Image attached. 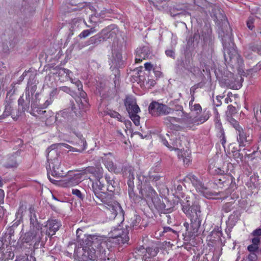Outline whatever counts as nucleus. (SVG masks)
I'll return each instance as SVG.
<instances>
[{
    "instance_id": "obj_1",
    "label": "nucleus",
    "mask_w": 261,
    "mask_h": 261,
    "mask_svg": "<svg viewBox=\"0 0 261 261\" xmlns=\"http://www.w3.org/2000/svg\"><path fill=\"white\" fill-rule=\"evenodd\" d=\"M86 172L93 174L96 178L95 182L92 183V189L96 197L99 199L104 206L111 213V217L114 218L118 214L123 215V210L119 203L113 199L111 194H108L101 191L103 187L102 172L101 169L96 170L94 168L87 169Z\"/></svg>"
},
{
    "instance_id": "obj_2",
    "label": "nucleus",
    "mask_w": 261,
    "mask_h": 261,
    "mask_svg": "<svg viewBox=\"0 0 261 261\" xmlns=\"http://www.w3.org/2000/svg\"><path fill=\"white\" fill-rule=\"evenodd\" d=\"M82 249L77 251V256L80 261L94 260L100 254H106L104 245H108L107 242L101 238L94 235L85 236L83 239Z\"/></svg>"
},
{
    "instance_id": "obj_3",
    "label": "nucleus",
    "mask_w": 261,
    "mask_h": 261,
    "mask_svg": "<svg viewBox=\"0 0 261 261\" xmlns=\"http://www.w3.org/2000/svg\"><path fill=\"white\" fill-rule=\"evenodd\" d=\"M63 147L66 148L69 151L75 152L79 151L80 150L75 149L66 143H58L51 145L48 148L47 151V164L46 168L49 169L48 172V177L49 180L54 182L56 180L51 178L50 175L55 177H60L63 176L64 173L62 168L60 166V161L58 159V149Z\"/></svg>"
},
{
    "instance_id": "obj_4",
    "label": "nucleus",
    "mask_w": 261,
    "mask_h": 261,
    "mask_svg": "<svg viewBox=\"0 0 261 261\" xmlns=\"http://www.w3.org/2000/svg\"><path fill=\"white\" fill-rule=\"evenodd\" d=\"M128 233V231L127 229L117 228L114 229L109 233V239L102 237H98V238H102L103 241L108 243V245H104V248H107L109 249V248L113 246L111 244L115 242V240H116L119 244L127 243L129 240Z\"/></svg>"
},
{
    "instance_id": "obj_5",
    "label": "nucleus",
    "mask_w": 261,
    "mask_h": 261,
    "mask_svg": "<svg viewBox=\"0 0 261 261\" xmlns=\"http://www.w3.org/2000/svg\"><path fill=\"white\" fill-rule=\"evenodd\" d=\"M38 100L33 101L31 103V114L41 119L42 121H45L47 124H51L56 121V117L52 114V112L46 111H43L38 107Z\"/></svg>"
},
{
    "instance_id": "obj_6",
    "label": "nucleus",
    "mask_w": 261,
    "mask_h": 261,
    "mask_svg": "<svg viewBox=\"0 0 261 261\" xmlns=\"http://www.w3.org/2000/svg\"><path fill=\"white\" fill-rule=\"evenodd\" d=\"M30 224V231L25 233L23 238V241L26 243H29L34 239L40 240L43 236L42 231H40V225L38 224L36 216L34 218L31 216Z\"/></svg>"
},
{
    "instance_id": "obj_7",
    "label": "nucleus",
    "mask_w": 261,
    "mask_h": 261,
    "mask_svg": "<svg viewBox=\"0 0 261 261\" xmlns=\"http://www.w3.org/2000/svg\"><path fill=\"white\" fill-rule=\"evenodd\" d=\"M87 177L85 173H73L72 171H69L68 176L61 181V185L64 187H71L78 185Z\"/></svg>"
},
{
    "instance_id": "obj_8",
    "label": "nucleus",
    "mask_w": 261,
    "mask_h": 261,
    "mask_svg": "<svg viewBox=\"0 0 261 261\" xmlns=\"http://www.w3.org/2000/svg\"><path fill=\"white\" fill-rule=\"evenodd\" d=\"M187 178L191 181L198 192H199L207 198H213L214 194L211 191L209 185L204 186L194 175L190 174L187 176Z\"/></svg>"
},
{
    "instance_id": "obj_9",
    "label": "nucleus",
    "mask_w": 261,
    "mask_h": 261,
    "mask_svg": "<svg viewBox=\"0 0 261 261\" xmlns=\"http://www.w3.org/2000/svg\"><path fill=\"white\" fill-rule=\"evenodd\" d=\"M162 138V142L164 145L167 146L170 150L174 149L177 151V154L179 159H182L183 162L185 165H188L191 162L190 154L179 150L177 147L181 145L180 141L176 139L173 142V146H169L167 140L166 139Z\"/></svg>"
},
{
    "instance_id": "obj_10",
    "label": "nucleus",
    "mask_w": 261,
    "mask_h": 261,
    "mask_svg": "<svg viewBox=\"0 0 261 261\" xmlns=\"http://www.w3.org/2000/svg\"><path fill=\"white\" fill-rule=\"evenodd\" d=\"M53 70V72H50L48 79L46 78V80L61 81V82L73 80L71 77L72 73L68 69L60 68L58 71L56 69Z\"/></svg>"
},
{
    "instance_id": "obj_11",
    "label": "nucleus",
    "mask_w": 261,
    "mask_h": 261,
    "mask_svg": "<svg viewBox=\"0 0 261 261\" xmlns=\"http://www.w3.org/2000/svg\"><path fill=\"white\" fill-rule=\"evenodd\" d=\"M73 85L71 87L73 92L79 94L80 97L76 99V101L80 109H84L88 106V101L86 97V93L83 91V85L81 83H73Z\"/></svg>"
},
{
    "instance_id": "obj_12",
    "label": "nucleus",
    "mask_w": 261,
    "mask_h": 261,
    "mask_svg": "<svg viewBox=\"0 0 261 261\" xmlns=\"http://www.w3.org/2000/svg\"><path fill=\"white\" fill-rule=\"evenodd\" d=\"M140 193L147 201L154 202L157 198V193L151 185L146 181L141 182Z\"/></svg>"
},
{
    "instance_id": "obj_13",
    "label": "nucleus",
    "mask_w": 261,
    "mask_h": 261,
    "mask_svg": "<svg viewBox=\"0 0 261 261\" xmlns=\"http://www.w3.org/2000/svg\"><path fill=\"white\" fill-rule=\"evenodd\" d=\"M149 112L152 116L167 115L171 113L173 110L166 105L156 101L152 102L149 106Z\"/></svg>"
},
{
    "instance_id": "obj_14",
    "label": "nucleus",
    "mask_w": 261,
    "mask_h": 261,
    "mask_svg": "<svg viewBox=\"0 0 261 261\" xmlns=\"http://www.w3.org/2000/svg\"><path fill=\"white\" fill-rule=\"evenodd\" d=\"M61 226V222L58 220L54 219L48 220L43 227L40 226V231H42V233L44 232L45 234L48 236H52L55 234Z\"/></svg>"
},
{
    "instance_id": "obj_15",
    "label": "nucleus",
    "mask_w": 261,
    "mask_h": 261,
    "mask_svg": "<svg viewBox=\"0 0 261 261\" xmlns=\"http://www.w3.org/2000/svg\"><path fill=\"white\" fill-rule=\"evenodd\" d=\"M223 45L224 47V58L226 60L227 59V55L229 56L230 61H231L232 62H233V61H235L239 59L240 56L236 49L233 47L232 42H231V44L229 43V45H228L225 42L223 41Z\"/></svg>"
},
{
    "instance_id": "obj_16",
    "label": "nucleus",
    "mask_w": 261,
    "mask_h": 261,
    "mask_svg": "<svg viewBox=\"0 0 261 261\" xmlns=\"http://www.w3.org/2000/svg\"><path fill=\"white\" fill-rule=\"evenodd\" d=\"M238 135L237 140L240 146H245L250 143V139L249 135L244 132L243 128L238 124L233 125Z\"/></svg>"
},
{
    "instance_id": "obj_17",
    "label": "nucleus",
    "mask_w": 261,
    "mask_h": 261,
    "mask_svg": "<svg viewBox=\"0 0 261 261\" xmlns=\"http://www.w3.org/2000/svg\"><path fill=\"white\" fill-rule=\"evenodd\" d=\"M158 251V248L154 246L148 247L146 249L140 248L139 249V252L143 254V258L144 261H154L152 258L156 255Z\"/></svg>"
},
{
    "instance_id": "obj_18",
    "label": "nucleus",
    "mask_w": 261,
    "mask_h": 261,
    "mask_svg": "<svg viewBox=\"0 0 261 261\" xmlns=\"http://www.w3.org/2000/svg\"><path fill=\"white\" fill-rule=\"evenodd\" d=\"M124 103L128 114L138 113L140 111L139 106L137 105L135 98L132 96H127Z\"/></svg>"
},
{
    "instance_id": "obj_19",
    "label": "nucleus",
    "mask_w": 261,
    "mask_h": 261,
    "mask_svg": "<svg viewBox=\"0 0 261 261\" xmlns=\"http://www.w3.org/2000/svg\"><path fill=\"white\" fill-rule=\"evenodd\" d=\"M27 88L28 89L25 93L26 101L29 103H30L31 100V102L37 101V98L39 96V94L37 93L35 94V92L37 89V86L35 84V83H30V84L28 86Z\"/></svg>"
},
{
    "instance_id": "obj_20",
    "label": "nucleus",
    "mask_w": 261,
    "mask_h": 261,
    "mask_svg": "<svg viewBox=\"0 0 261 261\" xmlns=\"http://www.w3.org/2000/svg\"><path fill=\"white\" fill-rule=\"evenodd\" d=\"M21 161L20 152L17 151L11 155L7 159V167H16Z\"/></svg>"
},
{
    "instance_id": "obj_21",
    "label": "nucleus",
    "mask_w": 261,
    "mask_h": 261,
    "mask_svg": "<svg viewBox=\"0 0 261 261\" xmlns=\"http://www.w3.org/2000/svg\"><path fill=\"white\" fill-rule=\"evenodd\" d=\"M99 14L96 12L94 14L91 15L89 20V22L90 23V24H87L84 20L80 19V21L84 23L87 27L91 28V32H95L96 30L94 28L101 22L100 19L98 17Z\"/></svg>"
},
{
    "instance_id": "obj_22",
    "label": "nucleus",
    "mask_w": 261,
    "mask_h": 261,
    "mask_svg": "<svg viewBox=\"0 0 261 261\" xmlns=\"http://www.w3.org/2000/svg\"><path fill=\"white\" fill-rule=\"evenodd\" d=\"M148 49L147 47L138 48L136 51V55L135 58L136 63L141 62L143 60L147 58L149 56Z\"/></svg>"
},
{
    "instance_id": "obj_23",
    "label": "nucleus",
    "mask_w": 261,
    "mask_h": 261,
    "mask_svg": "<svg viewBox=\"0 0 261 261\" xmlns=\"http://www.w3.org/2000/svg\"><path fill=\"white\" fill-rule=\"evenodd\" d=\"M210 112L204 110L201 116H194L192 119V123L194 125H199L205 122L210 118Z\"/></svg>"
},
{
    "instance_id": "obj_24",
    "label": "nucleus",
    "mask_w": 261,
    "mask_h": 261,
    "mask_svg": "<svg viewBox=\"0 0 261 261\" xmlns=\"http://www.w3.org/2000/svg\"><path fill=\"white\" fill-rule=\"evenodd\" d=\"M37 74V71L34 69H30L28 71H24L20 76L21 81L25 82H32L35 80Z\"/></svg>"
},
{
    "instance_id": "obj_25",
    "label": "nucleus",
    "mask_w": 261,
    "mask_h": 261,
    "mask_svg": "<svg viewBox=\"0 0 261 261\" xmlns=\"http://www.w3.org/2000/svg\"><path fill=\"white\" fill-rule=\"evenodd\" d=\"M122 58V54L120 50L117 49L112 50V55L110 59L111 62L115 67H117L118 64H119Z\"/></svg>"
},
{
    "instance_id": "obj_26",
    "label": "nucleus",
    "mask_w": 261,
    "mask_h": 261,
    "mask_svg": "<svg viewBox=\"0 0 261 261\" xmlns=\"http://www.w3.org/2000/svg\"><path fill=\"white\" fill-rule=\"evenodd\" d=\"M28 212L27 205L25 202H20L17 212L16 213V218L18 221H21L22 218Z\"/></svg>"
},
{
    "instance_id": "obj_27",
    "label": "nucleus",
    "mask_w": 261,
    "mask_h": 261,
    "mask_svg": "<svg viewBox=\"0 0 261 261\" xmlns=\"http://www.w3.org/2000/svg\"><path fill=\"white\" fill-rule=\"evenodd\" d=\"M218 159L217 160V163L214 164L211 162L209 165V171L211 173L214 174H223L224 171L221 169L219 167V164L218 163Z\"/></svg>"
},
{
    "instance_id": "obj_28",
    "label": "nucleus",
    "mask_w": 261,
    "mask_h": 261,
    "mask_svg": "<svg viewBox=\"0 0 261 261\" xmlns=\"http://www.w3.org/2000/svg\"><path fill=\"white\" fill-rule=\"evenodd\" d=\"M181 119L175 117H166L164 118V123L168 127H176V123H181Z\"/></svg>"
},
{
    "instance_id": "obj_29",
    "label": "nucleus",
    "mask_w": 261,
    "mask_h": 261,
    "mask_svg": "<svg viewBox=\"0 0 261 261\" xmlns=\"http://www.w3.org/2000/svg\"><path fill=\"white\" fill-rule=\"evenodd\" d=\"M236 108L231 105H229L227 107V119L233 124H237V122L232 118V115L236 113Z\"/></svg>"
},
{
    "instance_id": "obj_30",
    "label": "nucleus",
    "mask_w": 261,
    "mask_h": 261,
    "mask_svg": "<svg viewBox=\"0 0 261 261\" xmlns=\"http://www.w3.org/2000/svg\"><path fill=\"white\" fill-rule=\"evenodd\" d=\"M105 166L106 168L111 172H118V170L114 163L110 161H105Z\"/></svg>"
},
{
    "instance_id": "obj_31",
    "label": "nucleus",
    "mask_w": 261,
    "mask_h": 261,
    "mask_svg": "<svg viewBox=\"0 0 261 261\" xmlns=\"http://www.w3.org/2000/svg\"><path fill=\"white\" fill-rule=\"evenodd\" d=\"M222 84H225V85L228 87L229 88L234 89V90H238L240 89L242 86V83H222Z\"/></svg>"
},
{
    "instance_id": "obj_32",
    "label": "nucleus",
    "mask_w": 261,
    "mask_h": 261,
    "mask_svg": "<svg viewBox=\"0 0 261 261\" xmlns=\"http://www.w3.org/2000/svg\"><path fill=\"white\" fill-rule=\"evenodd\" d=\"M137 114L138 113H131L130 114H129L130 118L137 126L140 124V116L138 115Z\"/></svg>"
},
{
    "instance_id": "obj_33",
    "label": "nucleus",
    "mask_w": 261,
    "mask_h": 261,
    "mask_svg": "<svg viewBox=\"0 0 261 261\" xmlns=\"http://www.w3.org/2000/svg\"><path fill=\"white\" fill-rule=\"evenodd\" d=\"M112 35V33L110 32V29L108 28L103 29L100 33V36L102 38L103 40L109 38Z\"/></svg>"
},
{
    "instance_id": "obj_34",
    "label": "nucleus",
    "mask_w": 261,
    "mask_h": 261,
    "mask_svg": "<svg viewBox=\"0 0 261 261\" xmlns=\"http://www.w3.org/2000/svg\"><path fill=\"white\" fill-rule=\"evenodd\" d=\"M254 117L257 121H261V109L258 107L253 108Z\"/></svg>"
},
{
    "instance_id": "obj_35",
    "label": "nucleus",
    "mask_w": 261,
    "mask_h": 261,
    "mask_svg": "<svg viewBox=\"0 0 261 261\" xmlns=\"http://www.w3.org/2000/svg\"><path fill=\"white\" fill-rule=\"evenodd\" d=\"M193 102L190 101L189 103L190 107L191 108V111L193 112L194 111L198 113V112H200L201 111V107L199 104H195L193 106Z\"/></svg>"
},
{
    "instance_id": "obj_36",
    "label": "nucleus",
    "mask_w": 261,
    "mask_h": 261,
    "mask_svg": "<svg viewBox=\"0 0 261 261\" xmlns=\"http://www.w3.org/2000/svg\"><path fill=\"white\" fill-rule=\"evenodd\" d=\"M232 153V156L237 161L242 160V159L243 158V154H241L239 150H233L231 151Z\"/></svg>"
},
{
    "instance_id": "obj_37",
    "label": "nucleus",
    "mask_w": 261,
    "mask_h": 261,
    "mask_svg": "<svg viewBox=\"0 0 261 261\" xmlns=\"http://www.w3.org/2000/svg\"><path fill=\"white\" fill-rule=\"evenodd\" d=\"M111 117L117 118L120 121H123L124 118H123L118 113L116 112H111L110 113Z\"/></svg>"
},
{
    "instance_id": "obj_38",
    "label": "nucleus",
    "mask_w": 261,
    "mask_h": 261,
    "mask_svg": "<svg viewBox=\"0 0 261 261\" xmlns=\"http://www.w3.org/2000/svg\"><path fill=\"white\" fill-rule=\"evenodd\" d=\"M93 32H91V28H90V30H84L83 32L81 33V34L79 35V37L81 38H86L88 37L91 33H93Z\"/></svg>"
},
{
    "instance_id": "obj_39",
    "label": "nucleus",
    "mask_w": 261,
    "mask_h": 261,
    "mask_svg": "<svg viewBox=\"0 0 261 261\" xmlns=\"http://www.w3.org/2000/svg\"><path fill=\"white\" fill-rule=\"evenodd\" d=\"M254 20V18L253 16L249 17L248 18V20H247V25L248 28L250 30H252L253 28V23Z\"/></svg>"
},
{
    "instance_id": "obj_40",
    "label": "nucleus",
    "mask_w": 261,
    "mask_h": 261,
    "mask_svg": "<svg viewBox=\"0 0 261 261\" xmlns=\"http://www.w3.org/2000/svg\"><path fill=\"white\" fill-rule=\"evenodd\" d=\"M248 259L249 261H256L257 256L255 252H250L248 256Z\"/></svg>"
},
{
    "instance_id": "obj_41",
    "label": "nucleus",
    "mask_w": 261,
    "mask_h": 261,
    "mask_svg": "<svg viewBox=\"0 0 261 261\" xmlns=\"http://www.w3.org/2000/svg\"><path fill=\"white\" fill-rule=\"evenodd\" d=\"M258 249V246L253 245L252 244L249 245L247 247V250L250 252H255Z\"/></svg>"
},
{
    "instance_id": "obj_42",
    "label": "nucleus",
    "mask_w": 261,
    "mask_h": 261,
    "mask_svg": "<svg viewBox=\"0 0 261 261\" xmlns=\"http://www.w3.org/2000/svg\"><path fill=\"white\" fill-rule=\"evenodd\" d=\"M251 235L254 237H259V236H261V228H257L253 231Z\"/></svg>"
},
{
    "instance_id": "obj_43",
    "label": "nucleus",
    "mask_w": 261,
    "mask_h": 261,
    "mask_svg": "<svg viewBox=\"0 0 261 261\" xmlns=\"http://www.w3.org/2000/svg\"><path fill=\"white\" fill-rule=\"evenodd\" d=\"M252 49L254 52H256L258 54H260L261 53V43L256 45L255 46H253Z\"/></svg>"
},
{
    "instance_id": "obj_44",
    "label": "nucleus",
    "mask_w": 261,
    "mask_h": 261,
    "mask_svg": "<svg viewBox=\"0 0 261 261\" xmlns=\"http://www.w3.org/2000/svg\"><path fill=\"white\" fill-rule=\"evenodd\" d=\"M251 242L253 245L258 246L260 243V238L259 237H254L251 240Z\"/></svg>"
},
{
    "instance_id": "obj_45",
    "label": "nucleus",
    "mask_w": 261,
    "mask_h": 261,
    "mask_svg": "<svg viewBox=\"0 0 261 261\" xmlns=\"http://www.w3.org/2000/svg\"><path fill=\"white\" fill-rule=\"evenodd\" d=\"M114 76L113 79L114 82H117L120 80L119 71L117 69H116L114 72Z\"/></svg>"
},
{
    "instance_id": "obj_46",
    "label": "nucleus",
    "mask_w": 261,
    "mask_h": 261,
    "mask_svg": "<svg viewBox=\"0 0 261 261\" xmlns=\"http://www.w3.org/2000/svg\"><path fill=\"white\" fill-rule=\"evenodd\" d=\"M72 193L73 195H76L79 198H82V195L80 190L77 189H72Z\"/></svg>"
},
{
    "instance_id": "obj_47",
    "label": "nucleus",
    "mask_w": 261,
    "mask_h": 261,
    "mask_svg": "<svg viewBox=\"0 0 261 261\" xmlns=\"http://www.w3.org/2000/svg\"><path fill=\"white\" fill-rule=\"evenodd\" d=\"M166 54L167 56L174 58L175 56L174 51L173 50L169 49L166 51Z\"/></svg>"
},
{
    "instance_id": "obj_48",
    "label": "nucleus",
    "mask_w": 261,
    "mask_h": 261,
    "mask_svg": "<svg viewBox=\"0 0 261 261\" xmlns=\"http://www.w3.org/2000/svg\"><path fill=\"white\" fill-rule=\"evenodd\" d=\"M200 212L198 211V212H195V216L192 215V216H191V214H190V215L191 216V217H192L191 218V224H193V221H194L195 222L196 221V220L197 219V217L198 216V214Z\"/></svg>"
},
{
    "instance_id": "obj_49",
    "label": "nucleus",
    "mask_w": 261,
    "mask_h": 261,
    "mask_svg": "<svg viewBox=\"0 0 261 261\" xmlns=\"http://www.w3.org/2000/svg\"><path fill=\"white\" fill-rule=\"evenodd\" d=\"M144 67L146 70L150 71L152 69V65L150 63H146L144 64Z\"/></svg>"
},
{
    "instance_id": "obj_50",
    "label": "nucleus",
    "mask_w": 261,
    "mask_h": 261,
    "mask_svg": "<svg viewBox=\"0 0 261 261\" xmlns=\"http://www.w3.org/2000/svg\"><path fill=\"white\" fill-rule=\"evenodd\" d=\"M4 198V193L3 190L0 189V204L3 203Z\"/></svg>"
},
{
    "instance_id": "obj_51",
    "label": "nucleus",
    "mask_w": 261,
    "mask_h": 261,
    "mask_svg": "<svg viewBox=\"0 0 261 261\" xmlns=\"http://www.w3.org/2000/svg\"><path fill=\"white\" fill-rule=\"evenodd\" d=\"M122 122H124L127 128H128V127L131 125L130 121L128 120H125L124 118L123 119V121Z\"/></svg>"
},
{
    "instance_id": "obj_52",
    "label": "nucleus",
    "mask_w": 261,
    "mask_h": 261,
    "mask_svg": "<svg viewBox=\"0 0 261 261\" xmlns=\"http://www.w3.org/2000/svg\"><path fill=\"white\" fill-rule=\"evenodd\" d=\"M154 72L156 77H160L162 75V73L160 71L154 70Z\"/></svg>"
},
{
    "instance_id": "obj_53",
    "label": "nucleus",
    "mask_w": 261,
    "mask_h": 261,
    "mask_svg": "<svg viewBox=\"0 0 261 261\" xmlns=\"http://www.w3.org/2000/svg\"><path fill=\"white\" fill-rule=\"evenodd\" d=\"M15 261H32V260H31V259H29L28 257H23V258H20V259H18Z\"/></svg>"
},
{
    "instance_id": "obj_54",
    "label": "nucleus",
    "mask_w": 261,
    "mask_h": 261,
    "mask_svg": "<svg viewBox=\"0 0 261 261\" xmlns=\"http://www.w3.org/2000/svg\"><path fill=\"white\" fill-rule=\"evenodd\" d=\"M150 179H152V180H158L159 178L158 176H150L149 177Z\"/></svg>"
},
{
    "instance_id": "obj_55",
    "label": "nucleus",
    "mask_w": 261,
    "mask_h": 261,
    "mask_svg": "<svg viewBox=\"0 0 261 261\" xmlns=\"http://www.w3.org/2000/svg\"><path fill=\"white\" fill-rule=\"evenodd\" d=\"M51 102L50 101H48V100H46L45 102V103L44 104V107L46 108L48 106H49Z\"/></svg>"
},
{
    "instance_id": "obj_56",
    "label": "nucleus",
    "mask_w": 261,
    "mask_h": 261,
    "mask_svg": "<svg viewBox=\"0 0 261 261\" xmlns=\"http://www.w3.org/2000/svg\"><path fill=\"white\" fill-rule=\"evenodd\" d=\"M256 69H261V61L258 62L256 66Z\"/></svg>"
},
{
    "instance_id": "obj_57",
    "label": "nucleus",
    "mask_w": 261,
    "mask_h": 261,
    "mask_svg": "<svg viewBox=\"0 0 261 261\" xmlns=\"http://www.w3.org/2000/svg\"><path fill=\"white\" fill-rule=\"evenodd\" d=\"M221 143L223 145L225 143L226 140L224 137H223L222 139L221 140Z\"/></svg>"
},
{
    "instance_id": "obj_58",
    "label": "nucleus",
    "mask_w": 261,
    "mask_h": 261,
    "mask_svg": "<svg viewBox=\"0 0 261 261\" xmlns=\"http://www.w3.org/2000/svg\"><path fill=\"white\" fill-rule=\"evenodd\" d=\"M184 226L186 227L187 230H188L189 224L187 222H185L184 224Z\"/></svg>"
},
{
    "instance_id": "obj_59",
    "label": "nucleus",
    "mask_w": 261,
    "mask_h": 261,
    "mask_svg": "<svg viewBox=\"0 0 261 261\" xmlns=\"http://www.w3.org/2000/svg\"><path fill=\"white\" fill-rule=\"evenodd\" d=\"M62 90L67 92H68V91H70V89L67 87H62Z\"/></svg>"
},
{
    "instance_id": "obj_60",
    "label": "nucleus",
    "mask_w": 261,
    "mask_h": 261,
    "mask_svg": "<svg viewBox=\"0 0 261 261\" xmlns=\"http://www.w3.org/2000/svg\"><path fill=\"white\" fill-rule=\"evenodd\" d=\"M29 108V106H26L25 107H22V111H26L27 110H28Z\"/></svg>"
},
{
    "instance_id": "obj_61",
    "label": "nucleus",
    "mask_w": 261,
    "mask_h": 261,
    "mask_svg": "<svg viewBox=\"0 0 261 261\" xmlns=\"http://www.w3.org/2000/svg\"><path fill=\"white\" fill-rule=\"evenodd\" d=\"M230 101V98L228 97H227L225 99V101L226 103H228L229 101Z\"/></svg>"
},
{
    "instance_id": "obj_62",
    "label": "nucleus",
    "mask_w": 261,
    "mask_h": 261,
    "mask_svg": "<svg viewBox=\"0 0 261 261\" xmlns=\"http://www.w3.org/2000/svg\"><path fill=\"white\" fill-rule=\"evenodd\" d=\"M29 211H30V213L32 214L33 212L34 211V210L32 207H30Z\"/></svg>"
},
{
    "instance_id": "obj_63",
    "label": "nucleus",
    "mask_w": 261,
    "mask_h": 261,
    "mask_svg": "<svg viewBox=\"0 0 261 261\" xmlns=\"http://www.w3.org/2000/svg\"><path fill=\"white\" fill-rule=\"evenodd\" d=\"M217 159H218V157H217ZM216 157H215V158L214 160H212L210 161V163L211 162H212V163H213L214 161H215V160H216Z\"/></svg>"
},
{
    "instance_id": "obj_64",
    "label": "nucleus",
    "mask_w": 261,
    "mask_h": 261,
    "mask_svg": "<svg viewBox=\"0 0 261 261\" xmlns=\"http://www.w3.org/2000/svg\"><path fill=\"white\" fill-rule=\"evenodd\" d=\"M105 261H113V259H110L109 257H108L107 259L105 260Z\"/></svg>"
}]
</instances>
